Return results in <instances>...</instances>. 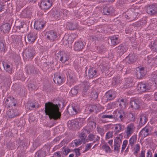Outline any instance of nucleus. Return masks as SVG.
<instances>
[{"mask_svg":"<svg viewBox=\"0 0 157 157\" xmlns=\"http://www.w3.org/2000/svg\"><path fill=\"white\" fill-rule=\"evenodd\" d=\"M77 106L74 105H69L67 107V111L68 114L71 115H75L77 113Z\"/></svg>","mask_w":157,"mask_h":157,"instance_id":"18","label":"nucleus"},{"mask_svg":"<svg viewBox=\"0 0 157 157\" xmlns=\"http://www.w3.org/2000/svg\"><path fill=\"white\" fill-rule=\"evenodd\" d=\"M27 109L30 110H32L35 108L34 104L33 103H28L26 106Z\"/></svg>","mask_w":157,"mask_h":157,"instance_id":"42","label":"nucleus"},{"mask_svg":"<svg viewBox=\"0 0 157 157\" xmlns=\"http://www.w3.org/2000/svg\"><path fill=\"white\" fill-rule=\"evenodd\" d=\"M122 139L123 136L121 134H120L117 136L114 140V143L121 145Z\"/></svg>","mask_w":157,"mask_h":157,"instance_id":"31","label":"nucleus"},{"mask_svg":"<svg viewBox=\"0 0 157 157\" xmlns=\"http://www.w3.org/2000/svg\"><path fill=\"white\" fill-rule=\"evenodd\" d=\"M74 143L75 145L76 146H78L82 143L79 139L75 140Z\"/></svg>","mask_w":157,"mask_h":157,"instance_id":"56","label":"nucleus"},{"mask_svg":"<svg viewBox=\"0 0 157 157\" xmlns=\"http://www.w3.org/2000/svg\"><path fill=\"white\" fill-rule=\"evenodd\" d=\"M45 36L48 40L51 42L54 41L57 37V32L53 30L46 32Z\"/></svg>","mask_w":157,"mask_h":157,"instance_id":"6","label":"nucleus"},{"mask_svg":"<svg viewBox=\"0 0 157 157\" xmlns=\"http://www.w3.org/2000/svg\"><path fill=\"white\" fill-rule=\"evenodd\" d=\"M6 103V107L7 109L10 108L11 109L13 106H15L17 104V100L14 98L11 97H8L5 101Z\"/></svg>","mask_w":157,"mask_h":157,"instance_id":"7","label":"nucleus"},{"mask_svg":"<svg viewBox=\"0 0 157 157\" xmlns=\"http://www.w3.org/2000/svg\"><path fill=\"white\" fill-rule=\"evenodd\" d=\"M137 59V56L136 54L131 52L126 57V60L128 63H134Z\"/></svg>","mask_w":157,"mask_h":157,"instance_id":"16","label":"nucleus"},{"mask_svg":"<svg viewBox=\"0 0 157 157\" xmlns=\"http://www.w3.org/2000/svg\"><path fill=\"white\" fill-rule=\"evenodd\" d=\"M147 121V118H140L139 124L140 126H142L144 125Z\"/></svg>","mask_w":157,"mask_h":157,"instance_id":"50","label":"nucleus"},{"mask_svg":"<svg viewBox=\"0 0 157 157\" xmlns=\"http://www.w3.org/2000/svg\"><path fill=\"white\" fill-rule=\"evenodd\" d=\"M103 11L104 14L109 15L114 13L115 10L113 6L107 5L103 8Z\"/></svg>","mask_w":157,"mask_h":157,"instance_id":"12","label":"nucleus"},{"mask_svg":"<svg viewBox=\"0 0 157 157\" xmlns=\"http://www.w3.org/2000/svg\"><path fill=\"white\" fill-rule=\"evenodd\" d=\"M120 144L114 143V150L115 151L119 152L120 149Z\"/></svg>","mask_w":157,"mask_h":157,"instance_id":"43","label":"nucleus"},{"mask_svg":"<svg viewBox=\"0 0 157 157\" xmlns=\"http://www.w3.org/2000/svg\"><path fill=\"white\" fill-rule=\"evenodd\" d=\"M128 143V141L125 140L123 141L121 147V151H123L126 147Z\"/></svg>","mask_w":157,"mask_h":157,"instance_id":"46","label":"nucleus"},{"mask_svg":"<svg viewBox=\"0 0 157 157\" xmlns=\"http://www.w3.org/2000/svg\"><path fill=\"white\" fill-rule=\"evenodd\" d=\"M88 76L89 78H95L99 75L98 70L95 68L90 67L88 71Z\"/></svg>","mask_w":157,"mask_h":157,"instance_id":"10","label":"nucleus"},{"mask_svg":"<svg viewBox=\"0 0 157 157\" xmlns=\"http://www.w3.org/2000/svg\"><path fill=\"white\" fill-rule=\"evenodd\" d=\"M122 81L120 78L118 77H115L113 80L112 82V85L113 86H115L116 85H118L120 84Z\"/></svg>","mask_w":157,"mask_h":157,"instance_id":"30","label":"nucleus"},{"mask_svg":"<svg viewBox=\"0 0 157 157\" xmlns=\"http://www.w3.org/2000/svg\"><path fill=\"white\" fill-rule=\"evenodd\" d=\"M111 45V46H115L118 44L120 42V40L119 38L118 35H113L110 37Z\"/></svg>","mask_w":157,"mask_h":157,"instance_id":"17","label":"nucleus"},{"mask_svg":"<svg viewBox=\"0 0 157 157\" xmlns=\"http://www.w3.org/2000/svg\"><path fill=\"white\" fill-rule=\"evenodd\" d=\"M91 97L94 100H96L98 97V93L96 91H93L91 93Z\"/></svg>","mask_w":157,"mask_h":157,"instance_id":"39","label":"nucleus"},{"mask_svg":"<svg viewBox=\"0 0 157 157\" xmlns=\"http://www.w3.org/2000/svg\"><path fill=\"white\" fill-rule=\"evenodd\" d=\"M151 79L153 81H154L156 82H157V71L156 73H153L151 75Z\"/></svg>","mask_w":157,"mask_h":157,"instance_id":"44","label":"nucleus"},{"mask_svg":"<svg viewBox=\"0 0 157 157\" xmlns=\"http://www.w3.org/2000/svg\"><path fill=\"white\" fill-rule=\"evenodd\" d=\"M44 113L49 118H60L61 115L57 105L50 102L45 104Z\"/></svg>","mask_w":157,"mask_h":157,"instance_id":"2","label":"nucleus"},{"mask_svg":"<svg viewBox=\"0 0 157 157\" xmlns=\"http://www.w3.org/2000/svg\"><path fill=\"white\" fill-rule=\"evenodd\" d=\"M129 108H132V111L131 112H125L123 110H117L115 111L113 115H105L102 113L100 115L99 118H136L138 113L137 109L140 107V100L138 99L131 100L130 103Z\"/></svg>","mask_w":157,"mask_h":157,"instance_id":"1","label":"nucleus"},{"mask_svg":"<svg viewBox=\"0 0 157 157\" xmlns=\"http://www.w3.org/2000/svg\"><path fill=\"white\" fill-rule=\"evenodd\" d=\"M37 38L36 34L35 33L30 32L27 36L28 41L31 43L34 42Z\"/></svg>","mask_w":157,"mask_h":157,"instance_id":"21","label":"nucleus"},{"mask_svg":"<svg viewBox=\"0 0 157 157\" xmlns=\"http://www.w3.org/2000/svg\"><path fill=\"white\" fill-rule=\"evenodd\" d=\"M67 80L69 81L71 84H73L75 82V76L73 71L70 69L67 70L66 72Z\"/></svg>","mask_w":157,"mask_h":157,"instance_id":"11","label":"nucleus"},{"mask_svg":"<svg viewBox=\"0 0 157 157\" xmlns=\"http://www.w3.org/2000/svg\"><path fill=\"white\" fill-rule=\"evenodd\" d=\"M35 51L32 47H30L26 49L23 52V56L25 55L28 59H32L36 55Z\"/></svg>","mask_w":157,"mask_h":157,"instance_id":"4","label":"nucleus"},{"mask_svg":"<svg viewBox=\"0 0 157 157\" xmlns=\"http://www.w3.org/2000/svg\"><path fill=\"white\" fill-rule=\"evenodd\" d=\"M105 95L107 101H111L116 97L117 92L114 90H109L105 93Z\"/></svg>","mask_w":157,"mask_h":157,"instance_id":"9","label":"nucleus"},{"mask_svg":"<svg viewBox=\"0 0 157 157\" xmlns=\"http://www.w3.org/2000/svg\"><path fill=\"white\" fill-rule=\"evenodd\" d=\"M97 107L96 105H91L89 106V111L90 113H92L94 111H96Z\"/></svg>","mask_w":157,"mask_h":157,"instance_id":"47","label":"nucleus"},{"mask_svg":"<svg viewBox=\"0 0 157 157\" xmlns=\"http://www.w3.org/2000/svg\"><path fill=\"white\" fill-rule=\"evenodd\" d=\"M101 148L105 151V153H110L111 152L110 147L106 143L103 144L101 146Z\"/></svg>","mask_w":157,"mask_h":157,"instance_id":"29","label":"nucleus"},{"mask_svg":"<svg viewBox=\"0 0 157 157\" xmlns=\"http://www.w3.org/2000/svg\"><path fill=\"white\" fill-rule=\"evenodd\" d=\"M137 137L136 135L132 136L130 139L129 140V144L132 146L136 142Z\"/></svg>","mask_w":157,"mask_h":157,"instance_id":"33","label":"nucleus"},{"mask_svg":"<svg viewBox=\"0 0 157 157\" xmlns=\"http://www.w3.org/2000/svg\"><path fill=\"white\" fill-rule=\"evenodd\" d=\"M52 5V0H42L40 4V7L42 10L46 11L50 9Z\"/></svg>","mask_w":157,"mask_h":157,"instance_id":"5","label":"nucleus"},{"mask_svg":"<svg viewBox=\"0 0 157 157\" xmlns=\"http://www.w3.org/2000/svg\"><path fill=\"white\" fill-rule=\"evenodd\" d=\"M151 85L147 82H142L139 83L137 86L138 90L140 92L148 91L151 89Z\"/></svg>","mask_w":157,"mask_h":157,"instance_id":"3","label":"nucleus"},{"mask_svg":"<svg viewBox=\"0 0 157 157\" xmlns=\"http://www.w3.org/2000/svg\"><path fill=\"white\" fill-rule=\"evenodd\" d=\"M89 141H92L93 140H94V138H95V136L93 134H90L88 136Z\"/></svg>","mask_w":157,"mask_h":157,"instance_id":"58","label":"nucleus"},{"mask_svg":"<svg viewBox=\"0 0 157 157\" xmlns=\"http://www.w3.org/2000/svg\"><path fill=\"white\" fill-rule=\"evenodd\" d=\"M26 24L24 22H20V25L17 26V29H19L20 30H22L23 28L25 27V26H26Z\"/></svg>","mask_w":157,"mask_h":157,"instance_id":"41","label":"nucleus"},{"mask_svg":"<svg viewBox=\"0 0 157 157\" xmlns=\"http://www.w3.org/2000/svg\"><path fill=\"white\" fill-rule=\"evenodd\" d=\"M45 22L41 19H39L35 21L34 24V28L37 30L42 29L44 26Z\"/></svg>","mask_w":157,"mask_h":157,"instance_id":"14","label":"nucleus"},{"mask_svg":"<svg viewBox=\"0 0 157 157\" xmlns=\"http://www.w3.org/2000/svg\"><path fill=\"white\" fill-rule=\"evenodd\" d=\"M84 47V44L82 41L75 42L74 45V49L75 51H80Z\"/></svg>","mask_w":157,"mask_h":157,"instance_id":"20","label":"nucleus"},{"mask_svg":"<svg viewBox=\"0 0 157 157\" xmlns=\"http://www.w3.org/2000/svg\"><path fill=\"white\" fill-rule=\"evenodd\" d=\"M10 25L9 23H6L3 24L1 27L2 30L4 33L9 32L10 29Z\"/></svg>","mask_w":157,"mask_h":157,"instance_id":"27","label":"nucleus"},{"mask_svg":"<svg viewBox=\"0 0 157 157\" xmlns=\"http://www.w3.org/2000/svg\"><path fill=\"white\" fill-rule=\"evenodd\" d=\"M151 49L155 52H157V41H155L151 45Z\"/></svg>","mask_w":157,"mask_h":157,"instance_id":"45","label":"nucleus"},{"mask_svg":"<svg viewBox=\"0 0 157 157\" xmlns=\"http://www.w3.org/2000/svg\"><path fill=\"white\" fill-rule=\"evenodd\" d=\"M4 68L5 70H6V71L8 72L9 73H12V68L10 67V66L7 64H6L5 65L3 64Z\"/></svg>","mask_w":157,"mask_h":157,"instance_id":"36","label":"nucleus"},{"mask_svg":"<svg viewBox=\"0 0 157 157\" xmlns=\"http://www.w3.org/2000/svg\"><path fill=\"white\" fill-rule=\"evenodd\" d=\"M86 134L85 133L82 132L80 134L79 139L81 140L82 143L84 144L86 143L89 142L88 139L86 138Z\"/></svg>","mask_w":157,"mask_h":157,"instance_id":"26","label":"nucleus"},{"mask_svg":"<svg viewBox=\"0 0 157 157\" xmlns=\"http://www.w3.org/2000/svg\"><path fill=\"white\" fill-rule=\"evenodd\" d=\"M29 11H28L24 10L21 13V15L23 18H27L29 17Z\"/></svg>","mask_w":157,"mask_h":157,"instance_id":"48","label":"nucleus"},{"mask_svg":"<svg viewBox=\"0 0 157 157\" xmlns=\"http://www.w3.org/2000/svg\"><path fill=\"white\" fill-rule=\"evenodd\" d=\"M60 58L59 60L62 63H64L67 61H68L69 59V55L66 53H63L60 55Z\"/></svg>","mask_w":157,"mask_h":157,"instance_id":"25","label":"nucleus"},{"mask_svg":"<svg viewBox=\"0 0 157 157\" xmlns=\"http://www.w3.org/2000/svg\"><path fill=\"white\" fill-rule=\"evenodd\" d=\"M117 102L119 104V107L122 109H124L126 107V100L125 99H121L118 100Z\"/></svg>","mask_w":157,"mask_h":157,"instance_id":"28","label":"nucleus"},{"mask_svg":"<svg viewBox=\"0 0 157 157\" xmlns=\"http://www.w3.org/2000/svg\"><path fill=\"white\" fill-rule=\"evenodd\" d=\"M78 86H74L71 88L70 92L71 93L72 95H76L78 93Z\"/></svg>","mask_w":157,"mask_h":157,"instance_id":"35","label":"nucleus"},{"mask_svg":"<svg viewBox=\"0 0 157 157\" xmlns=\"http://www.w3.org/2000/svg\"><path fill=\"white\" fill-rule=\"evenodd\" d=\"M134 128V125L132 124H128L127 127V129L125 131L126 135L127 138L130 136L133 132V129Z\"/></svg>","mask_w":157,"mask_h":157,"instance_id":"22","label":"nucleus"},{"mask_svg":"<svg viewBox=\"0 0 157 157\" xmlns=\"http://www.w3.org/2000/svg\"><path fill=\"white\" fill-rule=\"evenodd\" d=\"M45 156V153L44 151H39L38 152L37 155L38 157H44Z\"/></svg>","mask_w":157,"mask_h":157,"instance_id":"55","label":"nucleus"},{"mask_svg":"<svg viewBox=\"0 0 157 157\" xmlns=\"http://www.w3.org/2000/svg\"><path fill=\"white\" fill-rule=\"evenodd\" d=\"M146 11L149 14H155L157 13V4H152L147 6L146 7Z\"/></svg>","mask_w":157,"mask_h":157,"instance_id":"8","label":"nucleus"},{"mask_svg":"<svg viewBox=\"0 0 157 157\" xmlns=\"http://www.w3.org/2000/svg\"><path fill=\"white\" fill-rule=\"evenodd\" d=\"M146 74V71L143 67L139 68L136 70V77L138 79H141L144 77Z\"/></svg>","mask_w":157,"mask_h":157,"instance_id":"13","label":"nucleus"},{"mask_svg":"<svg viewBox=\"0 0 157 157\" xmlns=\"http://www.w3.org/2000/svg\"><path fill=\"white\" fill-rule=\"evenodd\" d=\"M74 151L75 152V155L77 157H78L80 155V150L78 148L75 149Z\"/></svg>","mask_w":157,"mask_h":157,"instance_id":"59","label":"nucleus"},{"mask_svg":"<svg viewBox=\"0 0 157 157\" xmlns=\"http://www.w3.org/2000/svg\"><path fill=\"white\" fill-rule=\"evenodd\" d=\"M97 131L101 136H103L105 133L104 129L100 127H97Z\"/></svg>","mask_w":157,"mask_h":157,"instance_id":"49","label":"nucleus"},{"mask_svg":"<svg viewBox=\"0 0 157 157\" xmlns=\"http://www.w3.org/2000/svg\"><path fill=\"white\" fill-rule=\"evenodd\" d=\"M55 83L58 84H60L64 82L63 77L58 75H55L53 78Z\"/></svg>","mask_w":157,"mask_h":157,"instance_id":"23","label":"nucleus"},{"mask_svg":"<svg viewBox=\"0 0 157 157\" xmlns=\"http://www.w3.org/2000/svg\"><path fill=\"white\" fill-rule=\"evenodd\" d=\"M149 129L146 128H144L140 133L143 137H145L148 135Z\"/></svg>","mask_w":157,"mask_h":157,"instance_id":"32","label":"nucleus"},{"mask_svg":"<svg viewBox=\"0 0 157 157\" xmlns=\"http://www.w3.org/2000/svg\"><path fill=\"white\" fill-rule=\"evenodd\" d=\"M70 123L71 121H70ZM71 124L73 126V127H76L77 128V126L79 125V123L78 122H76L75 120H72L71 121Z\"/></svg>","mask_w":157,"mask_h":157,"instance_id":"53","label":"nucleus"},{"mask_svg":"<svg viewBox=\"0 0 157 157\" xmlns=\"http://www.w3.org/2000/svg\"><path fill=\"white\" fill-rule=\"evenodd\" d=\"M151 151L148 150L147 154V157H151Z\"/></svg>","mask_w":157,"mask_h":157,"instance_id":"63","label":"nucleus"},{"mask_svg":"<svg viewBox=\"0 0 157 157\" xmlns=\"http://www.w3.org/2000/svg\"><path fill=\"white\" fill-rule=\"evenodd\" d=\"M28 87L31 90H34L35 89V86L34 84L32 83H29L28 84Z\"/></svg>","mask_w":157,"mask_h":157,"instance_id":"61","label":"nucleus"},{"mask_svg":"<svg viewBox=\"0 0 157 157\" xmlns=\"http://www.w3.org/2000/svg\"><path fill=\"white\" fill-rule=\"evenodd\" d=\"M115 49L117 52L122 55L127 51L128 48L125 44H121L116 48Z\"/></svg>","mask_w":157,"mask_h":157,"instance_id":"15","label":"nucleus"},{"mask_svg":"<svg viewBox=\"0 0 157 157\" xmlns=\"http://www.w3.org/2000/svg\"><path fill=\"white\" fill-rule=\"evenodd\" d=\"M68 11L66 9H61L59 11H57L56 16L58 18L66 17L68 14Z\"/></svg>","mask_w":157,"mask_h":157,"instance_id":"19","label":"nucleus"},{"mask_svg":"<svg viewBox=\"0 0 157 157\" xmlns=\"http://www.w3.org/2000/svg\"><path fill=\"white\" fill-rule=\"evenodd\" d=\"M21 39L19 38H18L17 37L14 40V43H16L17 45H19V43L21 42Z\"/></svg>","mask_w":157,"mask_h":157,"instance_id":"62","label":"nucleus"},{"mask_svg":"<svg viewBox=\"0 0 157 157\" xmlns=\"http://www.w3.org/2000/svg\"><path fill=\"white\" fill-rule=\"evenodd\" d=\"M140 157H145V151H141Z\"/></svg>","mask_w":157,"mask_h":157,"instance_id":"64","label":"nucleus"},{"mask_svg":"<svg viewBox=\"0 0 157 157\" xmlns=\"http://www.w3.org/2000/svg\"><path fill=\"white\" fill-rule=\"evenodd\" d=\"M37 0H24L25 3H35Z\"/></svg>","mask_w":157,"mask_h":157,"instance_id":"60","label":"nucleus"},{"mask_svg":"<svg viewBox=\"0 0 157 157\" xmlns=\"http://www.w3.org/2000/svg\"><path fill=\"white\" fill-rule=\"evenodd\" d=\"M89 92L87 87L85 86V87L83 88L82 92V95L84 97L87 96Z\"/></svg>","mask_w":157,"mask_h":157,"instance_id":"40","label":"nucleus"},{"mask_svg":"<svg viewBox=\"0 0 157 157\" xmlns=\"http://www.w3.org/2000/svg\"><path fill=\"white\" fill-rule=\"evenodd\" d=\"M115 130L117 132H119L122 130V126L120 124H117L115 127Z\"/></svg>","mask_w":157,"mask_h":157,"instance_id":"52","label":"nucleus"},{"mask_svg":"<svg viewBox=\"0 0 157 157\" xmlns=\"http://www.w3.org/2000/svg\"><path fill=\"white\" fill-rule=\"evenodd\" d=\"M117 104V102L116 101L110 102L108 104L107 107L109 109H112L115 108Z\"/></svg>","mask_w":157,"mask_h":157,"instance_id":"37","label":"nucleus"},{"mask_svg":"<svg viewBox=\"0 0 157 157\" xmlns=\"http://www.w3.org/2000/svg\"><path fill=\"white\" fill-rule=\"evenodd\" d=\"M5 49V48L3 43L0 41V50L1 52H4Z\"/></svg>","mask_w":157,"mask_h":157,"instance_id":"57","label":"nucleus"},{"mask_svg":"<svg viewBox=\"0 0 157 157\" xmlns=\"http://www.w3.org/2000/svg\"><path fill=\"white\" fill-rule=\"evenodd\" d=\"M113 136V133L112 132H109L106 134L105 139L107 140L111 138Z\"/></svg>","mask_w":157,"mask_h":157,"instance_id":"51","label":"nucleus"},{"mask_svg":"<svg viewBox=\"0 0 157 157\" xmlns=\"http://www.w3.org/2000/svg\"><path fill=\"white\" fill-rule=\"evenodd\" d=\"M67 27L70 30H74L78 28V25L75 22H70L67 23Z\"/></svg>","mask_w":157,"mask_h":157,"instance_id":"24","label":"nucleus"},{"mask_svg":"<svg viewBox=\"0 0 157 157\" xmlns=\"http://www.w3.org/2000/svg\"><path fill=\"white\" fill-rule=\"evenodd\" d=\"M140 150V146L139 144H136L134 148L133 154L136 156H137V154Z\"/></svg>","mask_w":157,"mask_h":157,"instance_id":"34","label":"nucleus"},{"mask_svg":"<svg viewBox=\"0 0 157 157\" xmlns=\"http://www.w3.org/2000/svg\"><path fill=\"white\" fill-rule=\"evenodd\" d=\"M95 141L94 140V141L93 143H90L88 144H87L86 146L85 149V151H86L89 150L91 147L93 145V144L94 143H95Z\"/></svg>","mask_w":157,"mask_h":157,"instance_id":"54","label":"nucleus"},{"mask_svg":"<svg viewBox=\"0 0 157 157\" xmlns=\"http://www.w3.org/2000/svg\"><path fill=\"white\" fill-rule=\"evenodd\" d=\"M34 70V67L32 65H30L27 67V73L28 74H32L33 73Z\"/></svg>","mask_w":157,"mask_h":157,"instance_id":"38","label":"nucleus"}]
</instances>
